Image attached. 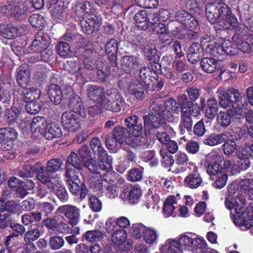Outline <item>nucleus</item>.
<instances>
[{"label":"nucleus","mask_w":253,"mask_h":253,"mask_svg":"<svg viewBox=\"0 0 253 253\" xmlns=\"http://www.w3.org/2000/svg\"><path fill=\"white\" fill-rule=\"evenodd\" d=\"M90 146L94 154L98 155V163L91 158L85 163L90 172L87 182L90 188L95 192H99L102 189L103 178L106 181L105 176L111 173L112 158L104 149L99 138H93Z\"/></svg>","instance_id":"1"},{"label":"nucleus","mask_w":253,"mask_h":253,"mask_svg":"<svg viewBox=\"0 0 253 253\" xmlns=\"http://www.w3.org/2000/svg\"><path fill=\"white\" fill-rule=\"evenodd\" d=\"M208 249L207 243L203 237L194 233L186 232L174 239L167 240L161 251L164 253H182L183 251L205 253Z\"/></svg>","instance_id":"2"},{"label":"nucleus","mask_w":253,"mask_h":253,"mask_svg":"<svg viewBox=\"0 0 253 253\" xmlns=\"http://www.w3.org/2000/svg\"><path fill=\"white\" fill-rule=\"evenodd\" d=\"M125 125L129 129V137H126L127 131L122 126H116L112 132L113 139L116 140L120 145L125 142L127 145L135 147L146 142V138L141 136L143 132L142 125L138 122V118L136 116L132 115L126 118Z\"/></svg>","instance_id":"3"},{"label":"nucleus","mask_w":253,"mask_h":253,"mask_svg":"<svg viewBox=\"0 0 253 253\" xmlns=\"http://www.w3.org/2000/svg\"><path fill=\"white\" fill-rule=\"evenodd\" d=\"M216 7L212 6L208 9V19L212 24L217 23L219 29L226 30L234 29L238 35H246L247 27L239 24L236 17L229 10L225 4L219 5L218 9Z\"/></svg>","instance_id":"4"},{"label":"nucleus","mask_w":253,"mask_h":253,"mask_svg":"<svg viewBox=\"0 0 253 253\" xmlns=\"http://www.w3.org/2000/svg\"><path fill=\"white\" fill-rule=\"evenodd\" d=\"M144 126L146 130L149 131L152 129L157 128V137L161 143L165 144L170 140L169 134L174 133V130L171 127L166 124V122H172L173 120L168 117L164 116L163 111L156 112L155 115H148L143 117Z\"/></svg>","instance_id":"5"},{"label":"nucleus","mask_w":253,"mask_h":253,"mask_svg":"<svg viewBox=\"0 0 253 253\" xmlns=\"http://www.w3.org/2000/svg\"><path fill=\"white\" fill-rule=\"evenodd\" d=\"M92 3L85 1L79 3L76 6V13L79 17H83L80 24L82 31L87 35L91 34L94 30H98L102 24V18L92 12Z\"/></svg>","instance_id":"6"},{"label":"nucleus","mask_w":253,"mask_h":253,"mask_svg":"<svg viewBox=\"0 0 253 253\" xmlns=\"http://www.w3.org/2000/svg\"><path fill=\"white\" fill-rule=\"evenodd\" d=\"M245 198L243 196L237 197L235 200L231 195H228L225 199V205L229 210L234 209L233 220L235 224L240 227L242 230H246L250 227L251 224L248 222L246 219L248 215L249 208L246 211L244 207Z\"/></svg>","instance_id":"7"},{"label":"nucleus","mask_w":253,"mask_h":253,"mask_svg":"<svg viewBox=\"0 0 253 253\" xmlns=\"http://www.w3.org/2000/svg\"><path fill=\"white\" fill-rule=\"evenodd\" d=\"M250 151L253 153V143L251 145L246 144L239 147L236 152V156L238 159L236 164L232 165L230 160H225L223 169H227L232 175L239 173L241 170H246L250 166Z\"/></svg>","instance_id":"8"},{"label":"nucleus","mask_w":253,"mask_h":253,"mask_svg":"<svg viewBox=\"0 0 253 253\" xmlns=\"http://www.w3.org/2000/svg\"><path fill=\"white\" fill-rule=\"evenodd\" d=\"M123 98L117 89H111L105 91L100 105L106 110L118 112L121 110Z\"/></svg>","instance_id":"9"},{"label":"nucleus","mask_w":253,"mask_h":253,"mask_svg":"<svg viewBox=\"0 0 253 253\" xmlns=\"http://www.w3.org/2000/svg\"><path fill=\"white\" fill-rule=\"evenodd\" d=\"M29 126L33 134L39 137L44 134L47 127V122L46 119L42 117L37 116L32 120L29 117H25L23 123H21V127L25 129Z\"/></svg>","instance_id":"10"},{"label":"nucleus","mask_w":253,"mask_h":253,"mask_svg":"<svg viewBox=\"0 0 253 253\" xmlns=\"http://www.w3.org/2000/svg\"><path fill=\"white\" fill-rule=\"evenodd\" d=\"M62 124L65 130L74 133L79 130L81 121L77 115L71 111L65 112L61 118Z\"/></svg>","instance_id":"11"},{"label":"nucleus","mask_w":253,"mask_h":253,"mask_svg":"<svg viewBox=\"0 0 253 253\" xmlns=\"http://www.w3.org/2000/svg\"><path fill=\"white\" fill-rule=\"evenodd\" d=\"M227 91L230 97L233 99V109L235 112L240 115L245 113L248 104L245 99L243 100V94L233 87L229 88Z\"/></svg>","instance_id":"12"},{"label":"nucleus","mask_w":253,"mask_h":253,"mask_svg":"<svg viewBox=\"0 0 253 253\" xmlns=\"http://www.w3.org/2000/svg\"><path fill=\"white\" fill-rule=\"evenodd\" d=\"M40 171L37 176L38 179L46 185L52 190L62 185L61 177L57 174L48 173V171H44V168H41Z\"/></svg>","instance_id":"13"},{"label":"nucleus","mask_w":253,"mask_h":253,"mask_svg":"<svg viewBox=\"0 0 253 253\" xmlns=\"http://www.w3.org/2000/svg\"><path fill=\"white\" fill-rule=\"evenodd\" d=\"M58 214H63L72 225H76L80 220V210L75 206L66 205L59 207L56 210Z\"/></svg>","instance_id":"14"},{"label":"nucleus","mask_w":253,"mask_h":253,"mask_svg":"<svg viewBox=\"0 0 253 253\" xmlns=\"http://www.w3.org/2000/svg\"><path fill=\"white\" fill-rule=\"evenodd\" d=\"M165 107L166 111H164L162 108L160 107L159 106L155 105L153 108V112H152L151 115H155V113H158L159 111L164 113V117L168 118L169 117L171 118L173 121L175 119L178 121V117H174V115H178L179 112V107L177 103L174 99L169 98L167 99L165 103Z\"/></svg>","instance_id":"15"},{"label":"nucleus","mask_w":253,"mask_h":253,"mask_svg":"<svg viewBox=\"0 0 253 253\" xmlns=\"http://www.w3.org/2000/svg\"><path fill=\"white\" fill-rule=\"evenodd\" d=\"M47 8L50 9L53 17L61 22L64 18V11L68 2H65L64 0H47Z\"/></svg>","instance_id":"16"},{"label":"nucleus","mask_w":253,"mask_h":253,"mask_svg":"<svg viewBox=\"0 0 253 253\" xmlns=\"http://www.w3.org/2000/svg\"><path fill=\"white\" fill-rule=\"evenodd\" d=\"M150 24L153 31L159 35V40L162 42L168 44L171 42L172 38L169 33L167 23L161 22H155L154 20H152Z\"/></svg>","instance_id":"17"},{"label":"nucleus","mask_w":253,"mask_h":253,"mask_svg":"<svg viewBox=\"0 0 253 253\" xmlns=\"http://www.w3.org/2000/svg\"><path fill=\"white\" fill-rule=\"evenodd\" d=\"M69 94L66 97L69 99V106L75 114L78 113L82 118L86 116V112L80 96L75 94L72 88L69 87Z\"/></svg>","instance_id":"18"},{"label":"nucleus","mask_w":253,"mask_h":253,"mask_svg":"<svg viewBox=\"0 0 253 253\" xmlns=\"http://www.w3.org/2000/svg\"><path fill=\"white\" fill-rule=\"evenodd\" d=\"M18 133L14 128L5 127L0 129V144L7 151L13 148V141L17 138Z\"/></svg>","instance_id":"19"},{"label":"nucleus","mask_w":253,"mask_h":253,"mask_svg":"<svg viewBox=\"0 0 253 253\" xmlns=\"http://www.w3.org/2000/svg\"><path fill=\"white\" fill-rule=\"evenodd\" d=\"M202 69L207 73H213L220 70L224 66L222 60L214 57H205L201 61Z\"/></svg>","instance_id":"20"},{"label":"nucleus","mask_w":253,"mask_h":253,"mask_svg":"<svg viewBox=\"0 0 253 253\" xmlns=\"http://www.w3.org/2000/svg\"><path fill=\"white\" fill-rule=\"evenodd\" d=\"M49 44L48 37L43 33H39L28 49L29 53H39L48 47Z\"/></svg>","instance_id":"21"},{"label":"nucleus","mask_w":253,"mask_h":253,"mask_svg":"<svg viewBox=\"0 0 253 253\" xmlns=\"http://www.w3.org/2000/svg\"><path fill=\"white\" fill-rule=\"evenodd\" d=\"M180 198V194H177L176 197L171 195L165 200L163 208V214L165 217L175 216L174 211L179 206L178 200Z\"/></svg>","instance_id":"22"},{"label":"nucleus","mask_w":253,"mask_h":253,"mask_svg":"<svg viewBox=\"0 0 253 253\" xmlns=\"http://www.w3.org/2000/svg\"><path fill=\"white\" fill-rule=\"evenodd\" d=\"M214 51L215 52L213 53V56L217 57L224 53L230 55H234L237 53V49L235 43L233 44L230 41L228 40H224L221 45L217 43Z\"/></svg>","instance_id":"23"},{"label":"nucleus","mask_w":253,"mask_h":253,"mask_svg":"<svg viewBox=\"0 0 253 253\" xmlns=\"http://www.w3.org/2000/svg\"><path fill=\"white\" fill-rule=\"evenodd\" d=\"M141 196L142 191L140 188L136 186L132 187L129 192L124 190L120 194V197L124 202H128L132 205L137 204Z\"/></svg>","instance_id":"24"},{"label":"nucleus","mask_w":253,"mask_h":253,"mask_svg":"<svg viewBox=\"0 0 253 253\" xmlns=\"http://www.w3.org/2000/svg\"><path fill=\"white\" fill-rule=\"evenodd\" d=\"M69 67L68 70L70 74L74 76L75 79L79 83L82 84L84 82L85 70L78 61L70 60L68 61Z\"/></svg>","instance_id":"25"},{"label":"nucleus","mask_w":253,"mask_h":253,"mask_svg":"<svg viewBox=\"0 0 253 253\" xmlns=\"http://www.w3.org/2000/svg\"><path fill=\"white\" fill-rule=\"evenodd\" d=\"M69 87L62 92L60 87L57 84H51L48 89V94L51 101L55 104H59L63 95L68 96L69 94Z\"/></svg>","instance_id":"26"},{"label":"nucleus","mask_w":253,"mask_h":253,"mask_svg":"<svg viewBox=\"0 0 253 253\" xmlns=\"http://www.w3.org/2000/svg\"><path fill=\"white\" fill-rule=\"evenodd\" d=\"M141 60L135 56H125L122 59V68L126 73L137 70L141 64Z\"/></svg>","instance_id":"27"},{"label":"nucleus","mask_w":253,"mask_h":253,"mask_svg":"<svg viewBox=\"0 0 253 253\" xmlns=\"http://www.w3.org/2000/svg\"><path fill=\"white\" fill-rule=\"evenodd\" d=\"M202 181V178L198 171V169L195 167L193 172L185 178L184 184L191 189H196L200 186Z\"/></svg>","instance_id":"28"},{"label":"nucleus","mask_w":253,"mask_h":253,"mask_svg":"<svg viewBox=\"0 0 253 253\" xmlns=\"http://www.w3.org/2000/svg\"><path fill=\"white\" fill-rule=\"evenodd\" d=\"M143 242L149 246L155 245L159 240V232L153 227L147 226L143 234Z\"/></svg>","instance_id":"29"},{"label":"nucleus","mask_w":253,"mask_h":253,"mask_svg":"<svg viewBox=\"0 0 253 253\" xmlns=\"http://www.w3.org/2000/svg\"><path fill=\"white\" fill-rule=\"evenodd\" d=\"M160 201V197L157 193H154L152 191H149L145 196L144 205L147 209L152 211H158L159 207L158 204Z\"/></svg>","instance_id":"30"},{"label":"nucleus","mask_w":253,"mask_h":253,"mask_svg":"<svg viewBox=\"0 0 253 253\" xmlns=\"http://www.w3.org/2000/svg\"><path fill=\"white\" fill-rule=\"evenodd\" d=\"M30 72L25 66H21L17 70V81L19 85L23 88L29 85Z\"/></svg>","instance_id":"31"},{"label":"nucleus","mask_w":253,"mask_h":253,"mask_svg":"<svg viewBox=\"0 0 253 253\" xmlns=\"http://www.w3.org/2000/svg\"><path fill=\"white\" fill-rule=\"evenodd\" d=\"M88 161L89 160H86L84 162L77 153L72 152L67 157L66 165H71L73 167L76 168L77 170H80L84 167L87 168L85 166V163Z\"/></svg>","instance_id":"32"},{"label":"nucleus","mask_w":253,"mask_h":253,"mask_svg":"<svg viewBox=\"0 0 253 253\" xmlns=\"http://www.w3.org/2000/svg\"><path fill=\"white\" fill-rule=\"evenodd\" d=\"M9 123L12 124L17 122L21 126V123H23V119H25V113L21 112L18 108L13 106L8 109L6 113Z\"/></svg>","instance_id":"33"},{"label":"nucleus","mask_w":253,"mask_h":253,"mask_svg":"<svg viewBox=\"0 0 253 253\" xmlns=\"http://www.w3.org/2000/svg\"><path fill=\"white\" fill-rule=\"evenodd\" d=\"M216 93L219 98L220 106L224 109L230 107V110H234L233 109V99L230 97L227 91H226L223 87H220L218 89Z\"/></svg>","instance_id":"34"},{"label":"nucleus","mask_w":253,"mask_h":253,"mask_svg":"<svg viewBox=\"0 0 253 253\" xmlns=\"http://www.w3.org/2000/svg\"><path fill=\"white\" fill-rule=\"evenodd\" d=\"M136 26L141 30H146L149 26L150 22L147 12L145 10L138 11L134 16Z\"/></svg>","instance_id":"35"},{"label":"nucleus","mask_w":253,"mask_h":253,"mask_svg":"<svg viewBox=\"0 0 253 253\" xmlns=\"http://www.w3.org/2000/svg\"><path fill=\"white\" fill-rule=\"evenodd\" d=\"M105 92L103 88L100 86L91 85L88 87L87 95L91 100L100 104L104 97Z\"/></svg>","instance_id":"36"},{"label":"nucleus","mask_w":253,"mask_h":253,"mask_svg":"<svg viewBox=\"0 0 253 253\" xmlns=\"http://www.w3.org/2000/svg\"><path fill=\"white\" fill-rule=\"evenodd\" d=\"M128 91L138 99L144 97V89L142 84L137 80H132L128 86Z\"/></svg>","instance_id":"37"},{"label":"nucleus","mask_w":253,"mask_h":253,"mask_svg":"<svg viewBox=\"0 0 253 253\" xmlns=\"http://www.w3.org/2000/svg\"><path fill=\"white\" fill-rule=\"evenodd\" d=\"M236 114L235 110L231 109L230 111H220L217 115L216 121L221 126L223 127H227L231 122V118Z\"/></svg>","instance_id":"38"},{"label":"nucleus","mask_w":253,"mask_h":253,"mask_svg":"<svg viewBox=\"0 0 253 253\" xmlns=\"http://www.w3.org/2000/svg\"><path fill=\"white\" fill-rule=\"evenodd\" d=\"M228 139V135L225 133H212L204 141L205 144L214 146L221 144Z\"/></svg>","instance_id":"39"},{"label":"nucleus","mask_w":253,"mask_h":253,"mask_svg":"<svg viewBox=\"0 0 253 253\" xmlns=\"http://www.w3.org/2000/svg\"><path fill=\"white\" fill-rule=\"evenodd\" d=\"M160 154L163 159L162 164L166 168L171 167V168L169 169V171H172L175 173H179L182 171V169H174L172 167L174 164V160L172 158V156L168 154L167 150L164 148H161L160 151Z\"/></svg>","instance_id":"40"},{"label":"nucleus","mask_w":253,"mask_h":253,"mask_svg":"<svg viewBox=\"0 0 253 253\" xmlns=\"http://www.w3.org/2000/svg\"><path fill=\"white\" fill-rule=\"evenodd\" d=\"M217 42H215L212 37L208 36L203 37L201 39V47L207 53L211 55H213V53L215 52Z\"/></svg>","instance_id":"41"},{"label":"nucleus","mask_w":253,"mask_h":253,"mask_svg":"<svg viewBox=\"0 0 253 253\" xmlns=\"http://www.w3.org/2000/svg\"><path fill=\"white\" fill-rule=\"evenodd\" d=\"M218 110L217 102L215 98H209L205 106V115L209 119H213Z\"/></svg>","instance_id":"42"},{"label":"nucleus","mask_w":253,"mask_h":253,"mask_svg":"<svg viewBox=\"0 0 253 253\" xmlns=\"http://www.w3.org/2000/svg\"><path fill=\"white\" fill-rule=\"evenodd\" d=\"M62 134V131L60 125L56 123H52L49 125L47 130H45L44 136L47 139L52 140L60 137Z\"/></svg>","instance_id":"43"},{"label":"nucleus","mask_w":253,"mask_h":253,"mask_svg":"<svg viewBox=\"0 0 253 253\" xmlns=\"http://www.w3.org/2000/svg\"><path fill=\"white\" fill-rule=\"evenodd\" d=\"M41 168L44 167L42 166L41 164L38 163L33 166L26 165L24 167L23 170L19 171V175L22 177H32L34 173L36 172L38 176L40 172V171H41Z\"/></svg>","instance_id":"44"},{"label":"nucleus","mask_w":253,"mask_h":253,"mask_svg":"<svg viewBox=\"0 0 253 253\" xmlns=\"http://www.w3.org/2000/svg\"><path fill=\"white\" fill-rule=\"evenodd\" d=\"M127 237L126 231L121 228H117L111 234V241L117 246L123 244L126 240Z\"/></svg>","instance_id":"45"},{"label":"nucleus","mask_w":253,"mask_h":253,"mask_svg":"<svg viewBox=\"0 0 253 253\" xmlns=\"http://www.w3.org/2000/svg\"><path fill=\"white\" fill-rule=\"evenodd\" d=\"M41 92L35 87L23 88L22 94L25 101L27 102L35 99L39 100L41 97Z\"/></svg>","instance_id":"46"},{"label":"nucleus","mask_w":253,"mask_h":253,"mask_svg":"<svg viewBox=\"0 0 253 253\" xmlns=\"http://www.w3.org/2000/svg\"><path fill=\"white\" fill-rule=\"evenodd\" d=\"M146 227L141 223H133L129 228V233L134 239H140L143 237Z\"/></svg>","instance_id":"47"},{"label":"nucleus","mask_w":253,"mask_h":253,"mask_svg":"<svg viewBox=\"0 0 253 253\" xmlns=\"http://www.w3.org/2000/svg\"><path fill=\"white\" fill-rule=\"evenodd\" d=\"M181 113L191 118V117H197L200 115V107L197 103L189 102L186 106L182 108Z\"/></svg>","instance_id":"48"},{"label":"nucleus","mask_w":253,"mask_h":253,"mask_svg":"<svg viewBox=\"0 0 253 253\" xmlns=\"http://www.w3.org/2000/svg\"><path fill=\"white\" fill-rule=\"evenodd\" d=\"M0 10L2 13L5 15H13L16 18L21 20L22 18L21 12L19 6L14 4L4 5L1 7Z\"/></svg>","instance_id":"49"},{"label":"nucleus","mask_w":253,"mask_h":253,"mask_svg":"<svg viewBox=\"0 0 253 253\" xmlns=\"http://www.w3.org/2000/svg\"><path fill=\"white\" fill-rule=\"evenodd\" d=\"M18 210V204L14 201L6 202L3 198H0V211H8L15 213Z\"/></svg>","instance_id":"50"},{"label":"nucleus","mask_w":253,"mask_h":253,"mask_svg":"<svg viewBox=\"0 0 253 253\" xmlns=\"http://www.w3.org/2000/svg\"><path fill=\"white\" fill-rule=\"evenodd\" d=\"M56 52L58 54L64 58H68L72 56V51L69 44L64 42H59L56 46Z\"/></svg>","instance_id":"51"},{"label":"nucleus","mask_w":253,"mask_h":253,"mask_svg":"<svg viewBox=\"0 0 253 253\" xmlns=\"http://www.w3.org/2000/svg\"><path fill=\"white\" fill-rule=\"evenodd\" d=\"M200 45L198 43H193L190 46L187 53V58L192 63H196L199 58Z\"/></svg>","instance_id":"52"},{"label":"nucleus","mask_w":253,"mask_h":253,"mask_svg":"<svg viewBox=\"0 0 253 253\" xmlns=\"http://www.w3.org/2000/svg\"><path fill=\"white\" fill-rule=\"evenodd\" d=\"M42 219V213L40 212H32L24 214L22 216L23 223L27 226L34 222H37Z\"/></svg>","instance_id":"53"},{"label":"nucleus","mask_w":253,"mask_h":253,"mask_svg":"<svg viewBox=\"0 0 253 253\" xmlns=\"http://www.w3.org/2000/svg\"><path fill=\"white\" fill-rule=\"evenodd\" d=\"M206 169L207 172L210 175V178L223 171L222 165L219 163H207Z\"/></svg>","instance_id":"54"},{"label":"nucleus","mask_w":253,"mask_h":253,"mask_svg":"<svg viewBox=\"0 0 253 253\" xmlns=\"http://www.w3.org/2000/svg\"><path fill=\"white\" fill-rule=\"evenodd\" d=\"M192 126V121L191 118L181 113V121L179 126L181 134H184L186 130H189V129H191Z\"/></svg>","instance_id":"55"},{"label":"nucleus","mask_w":253,"mask_h":253,"mask_svg":"<svg viewBox=\"0 0 253 253\" xmlns=\"http://www.w3.org/2000/svg\"><path fill=\"white\" fill-rule=\"evenodd\" d=\"M238 179L241 192L249 194L253 191V179L250 178Z\"/></svg>","instance_id":"56"},{"label":"nucleus","mask_w":253,"mask_h":253,"mask_svg":"<svg viewBox=\"0 0 253 253\" xmlns=\"http://www.w3.org/2000/svg\"><path fill=\"white\" fill-rule=\"evenodd\" d=\"M187 9L191 13L200 14L203 11V4L196 0H188L186 4Z\"/></svg>","instance_id":"57"},{"label":"nucleus","mask_w":253,"mask_h":253,"mask_svg":"<svg viewBox=\"0 0 253 253\" xmlns=\"http://www.w3.org/2000/svg\"><path fill=\"white\" fill-rule=\"evenodd\" d=\"M63 165V161L58 158H54L48 161L47 164L46 169L44 171H48V173H55L59 170Z\"/></svg>","instance_id":"58"},{"label":"nucleus","mask_w":253,"mask_h":253,"mask_svg":"<svg viewBox=\"0 0 253 253\" xmlns=\"http://www.w3.org/2000/svg\"><path fill=\"white\" fill-rule=\"evenodd\" d=\"M212 180H215L213 185L214 187L218 189H221L224 187L228 180V176L223 171L218 174L216 176L213 177L211 178Z\"/></svg>","instance_id":"59"},{"label":"nucleus","mask_w":253,"mask_h":253,"mask_svg":"<svg viewBox=\"0 0 253 253\" xmlns=\"http://www.w3.org/2000/svg\"><path fill=\"white\" fill-rule=\"evenodd\" d=\"M233 41L236 44L237 50L239 49L244 53H249L251 50L250 45L242 39L238 37V35H235L233 37Z\"/></svg>","instance_id":"60"},{"label":"nucleus","mask_w":253,"mask_h":253,"mask_svg":"<svg viewBox=\"0 0 253 253\" xmlns=\"http://www.w3.org/2000/svg\"><path fill=\"white\" fill-rule=\"evenodd\" d=\"M170 25L174 26L173 28L171 29V33L174 37L179 39L185 38V32L182 25L177 23V22H171Z\"/></svg>","instance_id":"61"},{"label":"nucleus","mask_w":253,"mask_h":253,"mask_svg":"<svg viewBox=\"0 0 253 253\" xmlns=\"http://www.w3.org/2000/svg\"><path fill=\"white\" fill-rule=\"evenodd\" d=\"M85 237L89 242H98L103 238L104 233L99 230H90L85 233Z\"/></svg>","instance_id":"62"},{"label":"nucleus","mask_w":253,"mask_h":253,"mask_svg":"<svg viewBox=\"0 0 253 253\" xmlns=\"http://www.w3.org/2000/svg\"><path fill=\"white\" fill-rule=\"evenodd\" d=\"M40 102L39 99L28 101L25 105V109L27 112L33 114L38 113L41 109Z\"/></svg>","instance_id":"63"},{"label":"nucleus","mask_w":253,"mask_h":253,"mask_svg":"<svg viewBox=\"0 0 253 253\" xmlns=\"http://www.w3.org/2000/svg\"><path fill=\"white\" fill-rule=\"evenodd\" d=\"M118 49V42L115 39L108 41L105 45V52L107 55L112 57L115 56Z\"/></svg>","instance_id":"64"}]
</instances>
